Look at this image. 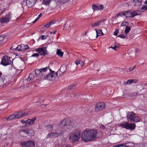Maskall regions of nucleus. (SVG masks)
<instances>
[{
  "label": "nucleus",
  "mask_w": 147,
  "mask_h": 147,
  "mask_svg": "<svg viewBox=\"0 0 147 147\" xmlns=\"http://www.w3.org/2000/svg\"><path fill=\"white\" fill-rule=\"evenodd\" d=\"M96 130L90 129H86L84 131L82 134V138L83 141L87 142L90 140H93L97 137Z\"/></svg>",
  "instance_id": "obj_1"
},
{
  "label": "nucleus",
  "mask_w": 147,
  "mask_h": 147,
  "mask_svg": "<svg viewBox=\"0 0 147 147\" xmlns=\"http://www.w3.org/2000/svg\"><path fill=\"white\" fill-rule=\"evenodd\" d=\"M81 132L79 130H76L75 132L71 133L69 134V139L73 143L78 141L81 136Z\"/></svg>",
  "instance_id": "obj_2"
},
{
  "label": "nucleus",
  "mask_w": 147,
  "mask_h": 147,
  "mask_svg": "<svg viewBox=\"0 0 147 147\" xmlns=\"http://www.w3.org/2000/svg\"><path fill=\"white\" fill-rule=\"evenodd\" d=\"M48 67L45 68H41L40 69H36L35 72L36 76L38 78L41 79H43L45 74L46 73V71L48 69Z\"/></svg>",
  "instance_id": "obj_3"
},
{
  "label": "nucleus",
  "mask_w": 147,
  "mask_h": 147,
  "mask_svg": "<svg viewBox=\"0 0 147 147\" xmlns=\"http://www.w3.org/2000/svg\"><path fill=\"white\" fill-rule=\"evenodd\" d=\"M48 69H49L51 73L49 74H47V73L46 74H45L42 79L45 80H53V78L54 76H55V78L56 76H58L57 74H58V72H59V71L54 74V71H52L49 67H48Z\"/></svg>",
  "instance_id": "obj_4"
},
{
  "label": "nucleus",
  "mask_w": 147,
  "mask_h": 147,
  "mask_svg": "<svg viewBox=\"0 0 147 147\" xmlns=\"http://www.w3.org/2000/svg\"><path fill=\"white\" fill-rule=\"evenodd\" d=\"M119 126L127 129L133 130L136 127V124L133 123H129L128 122H124L120 124Z\"/></svg>",
  "instance_id": "obj_5"
},
{
  "label": "nucleus",
  "mask_w": 147,
  "mask_h": 147,
  "mask_svg": "<svg viewBox=\"0 0 147 147\" xmlns=\"http://www.w3.org/2000/svg\"><path fill=\"white\" fill-rule=\"evenodd\" d=\"M36 119L37 118L36 117H34L31 119H29L26 121L22 120L21 121V122L22 124H26V125H24L25 127H27L28 125H33Z\"/></svg>",
  "instance_id": "obj_6"
},
{
  "label": "nucleus",
  "mask_w": 147,
  "mask_h": 147,
  "mask_svg": "<svg viewBox=\"0 0 147 147\" xmlns=\"http://www.w3.org/2000/svg\"><path fill=\"white\" fill-rule=\"evenodd\" d=\"M11 63L9 57L5 55L3 57L2 59L1 64L4 66H7L10 65Z\"/></svg>",
  "instance_id": "obj_7"
},
{
  "label": "nucleus",
  "mask_w": 147,
  "mask_h": 147,
  "mask_svg": "<svg viewBox=\"0 0 147 147\" xmlns=\"http://www.w3.org/2000/svg\"><path fill=\"white\" fill-rule=\"evenodd\" d=\"M35 50L41 55H45L49 54V53L47 52L46 47L38 48L36 49Z\"/></svg>",
  "instance_id": "obj_8"
},
{
  "label": "nucleus",
  "mask_w": 147,
  "mask_h": 147,
  "mask_svg": "<svg viewBox=\"0 0 147 147\" xmlns=\"http://www.w3.org/2000/svg\"><path fill=\"white\" fill-rule=\"evenodd\" d=\"M105 104L102 102H99L97 103L95 107V111L97 112L101 111L105 109Z\"/></svg>",
  "instance_id": "obj_9"
},
{
  "label": "nucleus",
  "mask_w": 147,
  "mask_h": 147,
  "mask_svg": "<svg viewBox=\"0 0 147 147\" xmlns=\"http://www.w3.org/2000/svg\"><path fill=\"white\" fill-rule=\"evenodd\" d=\"M21 145L22 147H35L34 141H29L28 142H21Z\"/></svg>",
  "instance_id": "obj_10"
},
{
  "label": "nucleus",
  "mask_w": 147,
  "mask_h": 147,
  "mask_svg": "<svg viewBox=\"0 0 147 147\" xmlns=\"http://www.w3.org/2000/svg\"><path fill=\"white\" fill-rule=\"evenodd\" d=\"M63 132L61 131L59 133L57 132H51L49 133L48 135V137L50 138H53L58 137L59 135H63Z\"/></svg>",
  "instance_id": "obj_11"
},
{
  "label": "nucleus",
  "mask_w": 147,
  "mask_h": 147,
  "mask_svg": "<svg viewBox=\"0 0 147 147\" xmlns=\"http://www.w3.org/2000/svg\"><path fill=\"white\" fill-rule=\"evenodd\" d=\"M135 114L132 111L128 112L127 113V119L128 121H132Z\"/></svg>",
  "instance_id": "obj_12"
},
{
  "label": "nucleus",
  "mask_w": 147,
  "mask_h": 147,
  "mask_svg": "<svg viewBox=\"0 0 147 147\" xmlns=\"http://www.w3.org/2000/svg\"><path fill=\"white\" fill-rule=\"evenodd\" d=\"M37 0H26V5L28 7L34 6Z\"/></svg>",
  "instance_id": "obj_13"
},
{
  "label": "nucleus",
  "mask_w": 147,
  "mask_h": 147,
  "mask_svg": "<svg viewBox=\"0 0 147 147\" xmlns=\"http://www.w3.org/2000/svg\"><path fill=\"white\" fill-rule=\"evenodd\" d=\"M11 15L10 13H9L8 14H7L5 17L2 18L1 21L4 23H8L10 21V19L11 18Z\"/></svg>",
  "instance_id": "obj_14"
},
{
  "label": "nucleus",
  "mask_w": 147,
  "mask_h": 147,
  "mask_svg": "<svg viewBox=\"0 0 147 147\" xmlns=\"http://www.w3.org/2000/svg\"><path fill=\"white\" fill-rule=\"evenodd\" d=\"M21 131L24 132L25 133H26L27 135H28V134H30V136L33 135L34 134V132L33 130L31 129H28L27 130L22 129V130Z\"/></svg>",
  "instance_id": "obj_15"
},
{
  "label": "nucleus",
  "mask_w": 147,
  "mask_h": 147,
  "mask_svg": "<svg viewBox=\"0 0 147 147\" xmlns=\"http://www.w3.org/2000/svg\"><path fill=\"white\" fill-rule=\"evenodd\" d=\"M104 20H101L98 21L96 22L95 23L91 24V26L93 27H95L97 26H100L101 24V23L103 22Z\"/></svg>",
  "instance_id": "obj_16"
},
{
  "label": "nucleus",
  "mask_w": 147,
  "mask_h": 147,
  "mask_svg": "<svg viewBox=\"0 0 147 147\" xmlns=\"http://www.w3.org/2000/svg\"><path fill=\"white\" fill-rule=\"evenodd\" d=\"M130 144V143H124L115 146H114L113 147H133L131 146L129 144Z\"/></svg>",
  "instance_id": "obj_17"
},
{
  "label": "nucleus",
  "mask_w": 147,
  "mask_h": 147,
  "mask_svg": "<svg viewBox=\"0 0 147 147\" xmlns=\"http://www.w3.org/2000/svg\"><path fill=\"white\" fill-rule=\"evenodd\" d=\"M67 118L65 119L59 123V126L61 127H63L67 125Z\"/></svg>",
  "instance_id": "obj_18"
},
{
  "label": "nucleus",
  "mask_w": 147,
  "mask_h": 147,
  "mask_svg": "<svg viewBox=\"0 0 147 147\" xmlns=\"http://www.w3.org/2000/svg\"><path fill=\"white\" fill-rule=\"evenodd\" d=\"M140 12L138 10H136L133 11H131V18H133L137 15H139L141 14Z\"/></svg>",
  "instance_id": "obj_19"
},
{
  "label": "nucleus",
  "mask_w": 147,
  "mask_h": 147,
  "mask_svg": "<svg viewBox=\"0 0 147 147\" xmlns=\"http://www.w3.org/2000/svg\"><path fill=\"white\" fill-rule=\"evenodd\" d=\"M24 45L21 44L20 45H18L16 48V50L18 51H24Z\"/></svg>",
  "instance_id": "obj_20"
},
{
  "label": "nucleus",
  "mask_w": 147,
  "mask_h": 147,
  "mask_svg": "<svg viewBox=\"0 0 147 147\" xmlns=\"http://www.w3.org/2000/svg\"><path fill=\"white\" fill-rule=\"evenodd\" d=\"M124 16H126V18L130 17L131 18V11L128 10L126 11H124Z\"/></svg>",
  "instance_id": "obj_21"
},
{
  "label": "nucleus",
  "mask_w": 147,
  "mask_h": 147,
  "mask_svg": "<svg viewBox=\"0 0 147 147\" xmlns=\"http://www.w3.org/2000/svg\"><path fill=\"white\" fill-rule=\"evenodd\" d=\"M16 114L15 113H14L13 114L10 115L8 117L6 118V119L7 120H11L14 119H16Z\"/></svg>",
  "instance_id": "obj_22"
},
{
  "label": "nucleus",
  "mask_w": 147,
  "mask_h": 147,
  "mask_svg": "<svg viewBox=\"0 0 147 147\" xmlns=\"http://www.w3.org/2000/svg\"><path fill=\"white\" fill-rule=\"evenodd\" d=\"M94 30H96V38H97L98 36H100L102 35H103V34L101 30H97L96 29H95Z\"/></svg>",
  "instance_id": "obj_23"
},
{
  "label": "nucleus",
  "mask_w": 147,
  "mask_h": 147,
  "mask_svg": "<svg viewBox=\"0 0 147 147\" xmlns=\"http://www.w3.org/2000/svg\"><path fill=\"white\" fill-rule=\"evenodd\" d=\"M75 63L76 65L80 64L82 66H83L84 65V61L80 59H77L75 61Z\"/></svg>",
  "instance_id": "obj_24"
},
{
  "label": "nucleus",
  "mask_w": 147,
  "mask_h": 147,
  "mask_svg": "<svg viewBox=\"0 0 147 147\" xmlns=\"http://www.w3.org/2000/svg\"><path fill=\"white\" fill-rule=\"evenodd\" d=\"M140 120L141 118L138 116H134L132 121H133L134 123H137L140 121Z\"/></svg>",
  "instance_id": "obj_25"
},
{
  "label": "nucleus",
  "mask_w": 147,
  "mask_h": 147,
  "mask_svg": "<svg viewBox=\"0 0 147 147\" xmlns=\"http://www.w3.org/2000/svg\"><path fill=\"white\" fill-rule=\"evenodd\" d=\"M67 66H61L60 69V71L62 72V73H64L66 72L67 70Z\"/></svg>",
  "instance_id": "obj_26"
},
{
  "label": "nucleus",
  "mask_w": 147,
  "mask_h": 147,
  "mask_svg": "<svg viewBox=\"0 0 147 147\" xmlns=\"http://www.w3.org/2000/svg\"><path fill=\"white\" fill-rule=\"evenodd\" d=\"M62 144L61 140H58L55 145V147H62Z\"/></svg>",
  "instance_id": "obj_27"
},
{
  "label": "nucleus",
  "mask_w": 147,
  "mask_h": 147,
  "mask_svg": "<svg viewBox=\"0 0 147 147\" xmlns=\"http://www.w3.org/2000/svg\"><path fill=\"white\" fill-rule=\"evenodd\" d=\"M131 30L130 27L127 26H126L125 30V35L127 36V34Z\"/></svg>",
  "instance_id": "obj_28"
},
{
  "label": "nucleus",
  "mask_w": 147,
  "mask_h": 147,
  "mask_svg": "<svg viewBox=\"0 0 147 147\" xmlns=\"http://www.w3.org/2000/svg\"><path fill=\"white\" fill-rule=\"evenodd\" d=\"M57 54L59 56L62 57L63 56V53L61 51V49H58L57 51Z\"/></svg>",
  "instance_id": "obj_29"
},
{
  "label": "nucleus",
  "mask_w": 147,
  "mask_h": 147,
  "mask_svg": "<svg viewBox=\"0 0 147 147\" xmlns=\"http://www.w3.org/2000/svg\"><path fill=\"white\" fill-rule=\"evenodd\" d=\"M34 78V74H30L27 79L28 81H30L33 80Z\"/></svg>",
  "instance_id": "obj_30"
},
{
  "label": "nucleus",
  "mask_w": 147,
  "mask_h": 147,
  "mask_svg": "<svg viewBox=\"0 0 147 147\" xmlns=\"http://www.w3.org/2000/svg\"><path fill=\"white\" fill-rule=\"evenodd\" d=\"M16 119L20 118L22 117V113L21 112H18V113H15Z\"/></svg>",
  "instance_id": "obj_31"
},
{
  "label": "nucleus",
  "mask_w": 147,
  "mask_h": 147,
  "mask_svg": "<svg viewBox=\"0 0 147 147\" xmlns=\"http://www.w3.org/2000/svg\"><path fill=\"white\" fill-rule=\"evenodd\" d=\"M76 86L75 84H72L69 86L68 88L69 90H72L75 88Z\"/></svg>",
  "instance_id": "obj_32"
},
{
  "label": "nucleus",
  "mask_w": 147,
  "mask_h": 147,
  "mask_svg": "<svg viewBox=\"0 0 147 147\" xmlns=\"http://www.w3.org/2000/svg\"><path fill=\"white\" fill-rule=\"evenodd\" d=\"M92 8L94 11L96 10H99V6H97L95 4L93 5L92 6Z\"/></svg>",
  "instance_id": "obj_33"
},
{
  "label": "nucleus",
  "mask_w": 147,
  "mask_h": 147,
  "mask_svg": "<svg viewBox=\"0 0 147 147\" xmlns=\"http://www.w3.org/2000/svg\"><path fill=\"white\" fill-rule=\"evenodd\" d=\"M53 128V126L52 125H49L47 127V129L49 131L52 130Z\"/></svg>",
  "instance_id": "obj_34"
},
{
  "label": "nucleus",
  "mask_w": 147,
  "mask_h": 147,
  "mask_svg": "<svg viewBox=\"0 0 147 147\" xmlns=\"http://www.w3.org/2000/svg\"><path fill=\"white\" fill-rule=\"evenodd\" d=\"M94 66H95L94 69L95 70L98 71L99 70L100 67V64H99V63H98V64L97 65V66L96 64Z\"/></svg>",
  "instance_id": "obj_35"
},
{
  "label": "nucleus",
  "mask_w": 147,
  "mask_h": 147,
  "mask_svg": "<svg viewBox=\"0 0 147 147\" xmlns=\"http://www.w3.org/2000/svg\"><path fill=\"white\" fill-rule=\"evenodd\" d=\"M67 125L69 126L71 124V123L72 122V121L71 119H68L67 118Z\"/></svg>",
  "instance_id": "obj_36"
},
{
  "label": "nucleus",
  "mask_w": 147,
  "mask_h": 147,
  "mask_svg": "<svg viewBox=\"0 0 147 147\" xmlns=\"http://www.w3.org/2000/svg\"><path fill=\"white\" fill-rule=\"evenodd\" d=\"M132 83V80H129L127 82H124V84L125 85H126L128 84H130Z\"/></svg>",
  "instance_id": "obj_37"
},
{
  "label": "nucleus",
  "mask_w": 147,
  "mask_h": 147,
  "mask_svg": "<svg viewBox=\"0 0 147 147\" xmlns=\"http://www.w3.org/2000/svg\"><path fill=\"white\" fill-rule=\"evenodd\" d=\"M147 9V6L144 5L143 6L141 9V11L142 12L145 11Z\"/></svg>",
  "instance_id": "obj_38"
},
{
  "label": "nucleus",
  "mask_w": 147,
  "mask_h": 147,
  "mask_svg": "<svg viewBox=\"0 0 147 147\" xmlns=\"http://www.w3.org/2000/svg\"><path fill=\"white\" fill-rule=\"evenodd\" d=\"M138 95V92L131 93L130 95L131 96H136Z\"/></svg>",
  "instance_id": "obj_39"
},
{
  "label": "nucleus",
  "mask_w": 147,
  "mask_h": 147,
  "mask_svg": "<svg viewBox=\"0 0 147 147\" xmlns=\"http://www.w3.org/2000/svg\"><path fill=\"white\" fill-rule=\"evenodd\" d=\"M142 1V0H139L138 1V2H137L136 3H135L134 5H136L137 6H139L141 4V1Z\"/></svg>",
  "instance_id": "obj_40"
},
{
  "label": "nucleus",
  "mask_w": 147,
  "mask_h": 147,
  "mask_svg": "<svg viewBox=\"0 0 147 147\" xmlns=\"http://www.w3.org/2000/svg\"><path fill=\"white\" fill-rule=\"evenodd\" d=\"M56 21L53 20L52 21H51V22H49V25H50V26H51L53 25V24H55L56 23Z\"/></svg>",
  "instance_id": "obj_41"
},
{
  "label": "nucleus",
  "mask_w": 147,
  "mask_h": 147,
  "mask_svg": "<svg viewBox=\"0 0 147 147\" xmlns=\"http://www.w3.org/2000/svg\"><path fill=\"white\" fill-rule=\"evenodd\" d=\"M124 16V12H120L117 16V17H118L119 16Z\"/></svg>",
  "instance_id": "obj_42"
},
{
  "label": "nucleus",
  "mask_w": 147,
  "mask_h": 147,
  "mask_svg": "<svg viewBox=\"0 0 147 147\" xmlns=\"http://www.w3.org/2000/svg\"><path fill=\"white\" fill-rule=\"evenodd\" d=\"M127 36H126V35H125L124 34H121L119 35L117 37H119L121 38H124Z\"/></svg>",
  "instance_id": "obj_43"
},
{
  "label": "nucleus",
  "mask_w": 147,
  "mask_h": 147,
  "mask_svg": "<svg viewBox=\"0 0 147 147\" xmlns=\"http://www.w3.org/2000/svg\"><path fill=\"white\" fill-rule=\"evenodd\" d=\"M128 24V22H123L121 24V26H125L127 25Z\"/></svg>",
  "instance_id": "obj_44"
},
{
  "label": "nucleus",
  "mask_w": 147,
  "mask_h": 147,
  "mask_svg": "<svg viewBox=\"0 0 147 147\" xmlns=\"http://www.w3.org/2000/svg\"><path fill=\"white\" fill-rule=\"evenodd\" d=\"M111 48L115 50H116L118 48V47L117 46L112 45Z\"/></svg>",
  "instance_id": "obj_45"
},
{
  "label": "nucleus",
  "mask_w": 147,
  "mask_h": 147,
  "mask_svg": "<svg viewBox=\"0 0 147 147\" xmlns=\"http://www.w3.org/2000/svg\"><path fill=\"white\" fill-rule=\"evenodd\" d=\"M41 38L42 40H44L46 39L48 36V35H41Z\"/></svg>",
  "instance_id": "obj_46"
},
{
  "label": "nucleus",
  "mask_w": 147,
  "mask_h": 147,
  "mask_svg": "<svg viewBox=\"0 0 147 147\" xmlns=\"http://www.w3.org/2000/svg\"><path fill=\"white\" fill-rule=\"evenodd\" d=\"M61 3H64L69 1V0H59Z\"/></svg>",
  "instance_id": "obj_47"
},
{
  "label": "nucleus",
  "mask_w": 147,
  "mask_h": 147,
  "mask_svg": "<svg viewBox=\"0 0 147 147\" xmlns=\"http://www.w3.org/2000/svg\"><path fill=\"white\" fill-rule=\"evenodd\" d=\"M39 56V54L38 53H34L32 56V57H38Z\"/></svg>",
  "instance_id": "obj_48"
},
{
  "label": "nucleus",
  "mask_w": 147,
  "mask_h": 147,
  "mask_svg": "<svg viewBox=\"0 0 147 147\" xmlns=\"http://www.w3.org/2000/svg\"><path fill=\"white\" fill-rule=\"evenodd\" d=\"M4 40V37L3 36H0V42H2Z\"/></svg>",
  "instance_id": "obj_49"
},
{
  "label": "nucleus",
  "mask_w": 147,
  "mask_h": 147,
  "mask_svg": "<svg viewBox=\"0 0 147 147\" xmlns=\"http://www.w3.org/2000/svg\"><path fill=\"white\" fill-rule=\"evenodd\" d=\"M70 145L69 144H62V147H70Z\"/></svg>",
  "instance_id": "obj_50"
},
{
  "label": "nucleus",
  "mask_w": 147,
  "mask_h": 147,
  "mask_svg": "<svg viewBox=\"0 0 147 147\" xmlns=\"http://www.w3.org/2000/svg\"><path fill=\"white\" fill-rule=\"evenodd\" d=\"M24 51L25 50H26L28 49H29V47L27 45H24Z\"/></svg>",
  "instance_id": "obj_51"
},
{
  "label": "nucleus",
  "mask_w": 147,
  "mask_h": 147,
  "mask_svg": "<svg viewBox=\"0 0 147 147\" xmlns=\"http://www.w3.org/2000/svg\"><path fill=\"white\" fill-rule=\"evenodd\" d=\"M50 26V25H49V23L47 24H45L44 26V27H47V28H49Z\"/></svg>",
  "instance_id": "obj_52"
},
{
  "label": "nucleus",
  "mask_w": 147,
  "mask_h": 147,
  "mask_svg": "<svg viewBox=\"0 0 147 147\" xmlns=\"http://www.w3.org/2000/svg\"><path fill=\"white\" fill-rule=\"evenodd\" d=\"M43 4H45V5H49L48 3H47V2L46 0H44L42 1Z\"/></svg>",
  "instance_id": "obj_53"
},
{
  "label": "nucleus",
  "mask_w": 147,
  "mask_h": 147,
  "mask_svg": "<svg viewBox=\"0 0 147 147\" xmlns=\"http://www.w3.org/2000/svg\"><path fill=\"white\" fill-rule=\"evenodd\" d=\"M135 67H136V66H134V67H130V68H129V71H132L133 70H134V69L135 68Z\"/></svg>",
  "instance_id": "obj_54"
},
{
  "label": "nucleus",
  "mask_w": 147,
  "mask_h": 147,
  "mask_svg": "<svg viewBox=\"0 0 147 147\" xmlns=\"http://www.w3.org/2000/svg\"><path fill=\"white\" fill-rule=\"evenodd\" d=\"M99 10H100V9L102 10L104 8L103 5H100L99 6Z\"/></svg>",
  "instance_id": "obj_55"
},
{
  "label": "nucleus",
  "mask_w": 147,
  "mask_h": 147,
  "mask_svg": "<svg viewBox=\"0 0 147 147\" xmlns=\"http://www.w3.org/2000/svg\"><path fill=\"white\" fill-rule=\"evenodd\" d=\"M138 81V80L137 79H132V83H136Z\"/></svg>",
  "instance_id": "obj_56"
},
{
  "label": "nucleus",
  "mask_w": 147,
  "mask_h": 147,
  "mask_svg": "<svg viewBox=\"0 0 147 147\" xmlns=\"http://www.w3.org/2000/svg\"><path fill=\"white\" fill-rule=\"evenodd\" d=\"M28 113H22V117H23L27 115Z\"/></svg>",
  "instance_id": "obj_57"
},
{
  "label": "nucleus",
  "mask_w": 147,
  "mask_h": 147,
  "mask_svg": "<svg viewBox=\"0 0 147 147\" xmlns=\"http://www.w3.org/2000/svg\"><path fill=\"white\" fill-rule=\"evenodd\" d=\"M42 13H40L39 14V15L38 16V17L37 18L39 20V19L42 16Z\"/></svg>",
  "instance_id": "obj_58"
},
{
  "label": "nucleus",
  "mask_w": 147,
  "mask_h": 147,
  "mask_svg": "<svg viewBox=\"0 0 147 147\" xmlns=\"http://www.w3.org/2000/svg\"><path fill=\"white\" fill-rule=\"evenodd\" d=\"M118 31H118V30H117L116 31L114 32V34L115 36H117L118 34Z\"/></svg>",
  "instance_id": "obj_59"
},
{
  "label": "nucleus",
  "mask_w": 147,
  "mask_h": 147,
  "mask_svg": "<svg viewBox=\"0 0 147 147\" xmlns=\"http://www.w3.org/2000/svg\"><path fill=\"white\" fill-rule=\"evenodd\" d=\"M105 126L103 125H101L100 126V128L103 129H105Z\"/></svg>",
  "instance_id": "obj_60"
},
{
  "label": "nucleus",
  "mask_w": 147,
  "mask_h": 147,
  "mask_svg": "<svg viewBox=\"0 0 147 147\" xmlns=\"http://www.w3.org/2000/svg\"><path fill=\"white\" fill-rule=\"evenodd\" d=\"M46 1H47V3H48V4L49 5L52 0H46Z\"/></svg>",
  "instance_id": "obj_61"
},
{
  "label": "nucleus",
  "mask_w": 147,
  "mask_h": 147,
  "mask_svg": "<svg viewBox=\"0 0 147 147\" xmlns=\"http://www.w3.org/2000/svg\"><path fill=\"white\" fill-rule=\"evenodd\" d=\"M38 18H36L34 20V21L33 22H32V23H35L38 20Z\"/></svg>",
  "instance_id": "obj_62"
},
{
  "label": "nucleus",
  "mask_w": 147,
  "mask_h": 147,
  "mask_svg": "<svg viewBox=\"0 0 147 147\" xmlns=\"http://www.w3.org/2000/svg\"><path fill=\"white\" fill-rule=\"evenodd\" d=\"M138 1H139V0H134V3H136L138 2Z\"/></svg>",
  "instance_id": "obj_63"
},
{
  "label": "nucleus",
  "mask_w": 147,
  "mask_h": 147,
  "mask_svg": "<svg viewBox=\"0 0 147 147\" xmlns=\"http://www.w3.org/2000/svg\"><path fill=\"white\" fill-rule=\"evenodd\" d=\"M144 3L145 4H147V1H146L145 2H144Z\"/></svg>",
  "instance_id": "obj_64"
}]
</instances>
